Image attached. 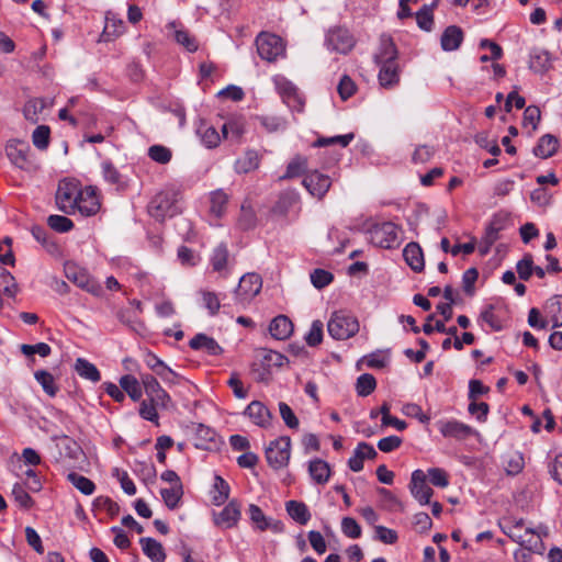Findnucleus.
<instances>
[{"instance_id": "nucleus-34", "label": "nucleus", "mask_w": 562, "mask_h": 562, "mask_svg": "<svg viewBox=\"0 0 562 562\" xmlns=\"http://www.w3.org/2000/svg\"><path fill=\"white\" fill-rule=\"evenodd\" d=\"M75 370L79 376L91 382H99L101 379L98 368L87 359L78 358L75 362Z\"/></svg>"}, {"instance_id": "nucleus-37", "label": "nucleus", "mask_w": 562, "mask_h": 562, "mask_svg": "<svg viewBox=\"0 0 562 562\" xmlns=\"http://www.w3.org/2000/svg\"><path fill=\"white\" fill-rule=\"evenodd\" d=\"M229 485L228 483L220 475L214 477L213 492H212V501L215 505L224 504L229 497Z\"/></svg>"}, {"instance_id": "nucleus-14", "label": "nucleus", "mask_w": 562, "mask_h": 562, "mask_svg": "<svg viewBox=\"0 0 562 562\" xmlns=\"http://www.w3.org/2000/svg\"><path fill=\"white\" fill-rule=\"evenodd\" d=\"M437 427L443 437L454 438L457 440H464L477 434L471 426L457 419L439 420Z\"/></svg>"}, {"instance_id": "nucleus-29", "label": "nucleus", "mask_w": 562, "mask_h": 562, "mask_svg": "<svg viewBox=\"0 0 562 562\" xmlns=\"http://www.w3.org/2000/svg\"><path fill=\"white\" fill-rule=\"evenodd\" d=\"M143 552L153 561V562H165L166 553L164 547L160 542L153 538H142L139 540Z\"/></svg>"}, {"instance_id": "nucleus-16", "label": "nucleus", "mask_w": 562, "mask_h": 562, "mask_svg": "<svg viewBox=\"0 0 562 562\" xmlns=\"http://www.w3.org/2000/svg\"><path fill=\"white\" fill-rule=\"evenodd\" d=\"M427 476L422 470H415L411 479V493L419 502L420 505L430 504V498L434 494L431 487L426 483Z\"/></svg>"}, {"instance_id": "nucleus-47", "label": "nucleus", "mask_w": 562, "mask_h": 562, "mask_svg": "<svg viewBox=\"0 0 562 562\" xmlns=\"http://www.w3.org/2000/svg\"><path fill=\"white\" fill-rule=\"evenodd\" d=\"M376 386L375 378L372 374L363 373L357 379L356 390L358 395L368 396Z\"/></svg>"}, {"instance_id": "nucleus-22", "label": "nucleus", "mask_w": 562, "mask_h": 562, "mask_svg": "<svg viewBox=\"0 0 562 562\" xmlns=\"http://www.w3.org/2000/svg\"><path fill=\"white\" fill-rule=\"evenodd\" d=\"M125 32V24L117 14L109 11L105 15V25L101 34L102 41L109 42Z\"/></svg>"}, {"instance_id": "nucleus-10", "label": "nucleus", "mask_w": 562, "mask_h": 562, "mask_svg": "<svg viewBox=\"0 0 562 562\" xmlns=\"http://www.w3.org/2000/svg\"><path fill=\"white\" fill-rule=\"evenodd\" d=\"M259 56L267 61H274L284 54L285 47L280 36L262 32L256 38Z\"/></svg>"}, {"instance_id": "nucleus-41", "label": "nucleus", "mask_w": 562, "mask_h": 562, "mask_svg": "<svg viewBox=\"0 0 562 562\" xmlns=\"http://www.w3.org/2000/svg\"><path fill=\"white\" fill-rule=\"evenodd\" d=\"M210 201L211 213L216 217H221L226 210V205L228 203V195L223 190H216L211 193Z\"/></svg>"}, {"instance_id": "nucleus-21", "label": "nucleus", "mask_w": 562, "mask_h": 562, "mask_svg": "<svg viewBox=\"0 0 562 562\" xmlns=\"http://www.w3.org/2000/svg\"><path fill=\"white\" fill-rule=\"evenodd\" d=\"M397 49L390 36L382 35L380 37V46L374 54L376 65L386 63H396Z\"/></svg>"}, {"instance_id": "nucleus-26", "label": "nucleus", "mask_w": 562, "mask_h": 562, "mask_svg": "<svg viewBox=\"0 0 562 562\" xmlns=\"http://www.w3.org/2000/svg\"><path fill=\"white\" fill-rule=\"evenodd\" d=\"M403 256L406 263L416 272L424 269V255L420 246L417 243H409L403 250Z\"/></svg>"}, {"instance_id": "nucleus-23", "label": "nucleus", "mask_w": 562, "mask_h": 562, "mask_svg": "<svg viewBox=\"0 0 562 562\" xmlns=\"http://www.w3.org/2000/svg\"><path fill=\"white\" fill-rule=\"evenodd\" d=\"M379 83L385 89H391L400 82V69L397 63L379 64Z\"/></svg>"}, {"instance_id": "nucleus-55", "label": "nucleus", "mask_w": 562, "mask_h": 562, "mask_svg": "<svg viewBox=\"0 0 562 562\" xmlns=\"http://www.w3.org/2000/svg\"><path fill=\"white\" fill-rule=\"evenodd\" d=\"M49 127L46 125H40L37 126L33 134H32V140L35 147L38 149H46L49 144Z\"/></svg>"}, {"instance_id": "nucleus-12", "label": "nucleus", "mask_w": 562, "mask_h": 562, "mask_svg": "<svg viewBox=\"0 0 562 562\" xmlns=\"http://www.w3.org/2000/svg\"><path fill=\"white\" fill-rule=\"evenodd\" d=\"M302 184L311 195L321 200L328 192L331 186V179L329 176L324 175L318 170H313L305 173Z\"/></svg>"}, {"instance_id": "nucleus-49", "label": "nucleus", "mask_w": 562, "mask_h": 562, "mask_svg": "<svg viewBox=\"0 0 562 562\" xmlns=\"http://www.w3.org/2000/svg\"><path fill=\"white\" fill-rule=\"evenodd\" d=\"M203 306L207 310L211 316L218 313L221 307V301L218 295L213 291L202 290L200 291Z\"/></svg>"}, {"instance_id": "nucleus-51", "label": "nucleus", "mask_w": 562, "mask_h": 562, "mask_svg": "<svg viewBox=\"0 0 562 562\" xmlns=\"http://www.w3.org/2000/svg\"><path fill=\"white\" fill-rule=\"evenodd\" d=\"M145 393L150 402L156 403L157 405H160L162 407H166L167 404L170 402V396L161 387L159 382L156 385L148 389Z\"/></svg>"}, {"instance_id": "nucleus-13", "label": "nucleus", "mask_w": 562, "mask_h": 562, "mask_svg": "<svg viewBox=\"0 0 562 562\" xmlns=\"http://www.w3.org/2000/svg\"><path fill=\"white\" fill-rule=\"evenodd\" d=\"M5 153L10 161L20 169L29 170L32 168L30 159V145L22 140H11L5 147Z\"/></svg>"}, {"instance_id": "nucleus-50", "label": "nucleus", "mask_w": 562, "mask_h": 562, "mask_svg": "<svg viewBox=\"0 0 562 562\" xmlns=\"http://www.w3.org/2000/svg\"><path fill=\"white\" fill-rule=\"evenodd\" d=\"M148 157L155 162L166 165L172 158V151L162 145H153L148 148Z\"/></svg>"}, {"instance_id": "nucleus-40", "label": "nucleus", "mask_w": 562, "mask_h": 562, "mask_svg": "<svg viewBox=\"0 0 562 562\" xmlns=\"http://www.w3.org/2000/svg\"><path fill=\"white\" fill-rule=\"evenodd\" d=\"M35 380L42 385L44 392L54 397L58 392V386L52 373L45 370H38L34 373Z\"/></svg>"}, {"instance_id": "nucleus-61", "label": "nucleus", "mask_w": 562, "mask_h": 562, "mask_svg": "<svg viewBox=\"0 0 562 562\" xmlns=\"http://www.w3.org/2000/svg\"><path fill=\"white\" fill-rule=\"evenodd\" d=\"M517 273L520 279L528 280L533 272V260L531 255H525L521 260L517 262Z\"/></svg>"}, {"instance_id": "nucleus-42", "label": "nucleus", "mask_w": 562, "mask_h": 562, "mask_svg": "<svg viewBox=\"0 0 562 562\" xmlns=\"http://www.w3.org/2000/svg\"><path fill=\"white\" fill-rule=\"evenodd\" d=\"M439 0H434L430 5H424L417 13H416V22L418 26L422 30L430 31L432 23H434V16H432V9L437 7Z\"/></svg>"}, {"instance_id": "nucleus-46", "label": "nucleus", "mask_w": 562, "mask_h": 562, "mask_svg": "<svg viewBox=\"0 0 562 562\" xmlns=\"http://www.w3.org/2000/svg\"><path fill=\"white\" fill-rule=\"evenodd\" d=\"M307 169V158L303 156L294 157L288 165L286 171L282 179L295 178L305 173Z\"/></svg>"}, {"instance_id": "nucleus-39", "label": "nucleus", "mask_w": 562, "mask_h": 562, "mask_svg": "<svg viewBox=\"0 0 562 562\" xmlns=\"http://www.w3.org/2000/svg\"><path fill=\"white\" fill-rule=\"evenodd\" d=\"M245 133V124L241 120H229L222 126L224 138L238 142Z\"/></svg>"}, {"instance_id": "nucleus-60", "label": "nucleus", "mask_w": 562, "mask_h": 562, "mask_svg": "<svg viewBox=\"0 0 562 562\" xmlns=\"http://www.w3.org/2000/svg\"><path fill=\"white\" fill-rule=\"evenodd\" d=\"M341 530L345 536L351 539H357L361 536V527L351 517H345L341 520Z\"/></svg>"}, {"instance_id": "nucleus-11", "label": "nucleus", "mask_w": 562, "mask_h": 562, "mask_svg": "<svg viewBox=\"0 0 562 562\" xmlns=\"http://www.w3.org/2000/svg\"><path fill=\"white\" fill-rule=\"evenodd\" d=\"M273 81L276 89L282 98L283 102L292 111L302 112L304 108V99L299 93L297 88L282 76H277Z\"/></svg>"}, {"instance_id": "nucleus-6", "label": "nucleus", "mask_w": 562, "mask_h": 562, "mask_svg": "<svg viewBox=\"0 0 562 562\" xmlns=\"http://www.w3.org/2000/svg\"><path fill=\"white\" fill-rule=\"evenodd\" d=\"M291 457V439L282 436L272 440L266 448V459L268 464L276 469H282L288 465Z\"/></svg>"}, {"instance_id": "nucleus-19", "label": "nucleus", "mask_w": 562, "mask_h": 562, "mask_svg": "<svg viewBox=\"0 0 562 562\" xmlns=\"http://www.w3.org/2000/svg\"><path fill=\"white\" fill-rule=\"evenodd\" d=\"M244 414L248 416L255 425L261 428H268L271 426L273 416L269 408L259 401H252L249 403Z\"/></svg>"}, {"instance_id": "nucleus-7", "label": "nucleus", "mask_w": 562, "mask_h": 562, "mask_svg": "<svg viewBox=\"0 0 562 562\" xmlns=\"http://www.w3.org/2000/svg\"><path fill=\"white\" fill-rule=\"evenodd\" d=\"M357 41L347 27L333 26L326 33L325 44L328 49L347 55L352 50Z\"/></svg>"}, {"instance_id": "nucleus-1", "label": "nucleus", "mask_w": 562, "mask_h": 562, "mask_svg": "<svg viewBox=\"0 0 562 562\" xmlns=\"http://www.w3.org/2000/svg\"><path fill=\"white\" fill-rule=\"evenodd\" d=\"M181 190L175 186L166 187L148 204V213L157 221L173 217L181 212Z\"/></svg>"}, {"instance_id": "nucleus-9", "label": "nucleus", "mask_w": 562, "mask_h": 562, "mask_svg": "<svg viewBox=\"0 0 562 562\" xmlns=\"http://www.w3.org/2000/svg\"><path fill=\"white\" fill-rule=\"evenodd\" d=\"M262 279L255 272L244 274L235 290V301L241 306L248 305L261 291Z\"/></svg>"}, {"instance_id": "nucleus-48", "label": "nucleus", "mask_w": 562, "mask_h": 562, "mask_svg": "<svg viewBox=\"0 0 562 562\" xmlns=\"http://www.w3.org/2000/svg\"><path fill=\"white\" fill-rule=\"evenodd\" d=\"M0 284L3 285V293L9 297H14L19 292L18 283L14 277L4 268L0 267Z\"/></svg>"}, {"instance_id": "nucleus-45", "label": "nucleus", "mask_w": 562, "mask_h": 562, "mask_svg": "<svg viewBox=\"0 0 562 562\" xmlns=\"http://www.w3.org/2000/svg\"><path fill=\"white\" fill-rule=\"evenodd\" d=\"M228 261V250L227 247L223 244L218 245L211 256V265L214 271L221 272L223 271Z\"/></svg>"}, {"instance_id": "nucleus-32", "label": "nucleus", "mask_w": 562, "mask_h": 562, "mask_svg": "<svg viewBox=\"0 0 562 562\" xmlns=\"http://www.w3.org/2000/svg\"><path fill=\"white\" fill-rule=\"evenodd\" d=\"M168 27L173 30L175 41L188 52L193 53L198 49L199 45L196 40L187 30L177 29L176 22L169 23Z\"/></svg>"}, {"instance_id": "nucleus-4", "label": "nucleus", "mask_w": 562, "mask_h": 562, "mask_svg": "<svg viewBox=\"0 0 562 562\" xmlns=\"http://www.w3.org/2000/svg\"><path fill=\"white\" fill-rule=\"evenodd\" d=\"M285 361L286 358L282 353L263 349L251 366L255 380L268 383L271 380L272 369L282 367Z\"/></svg>"}, {"instance_id": "nucleus-3", "label": "nucleus", "mask_w": 562, "mask_h": 562, "mask_svg": "<svg viewBox=\"0 0 562 562\" xmlns=\"http://www.w3.org/2000/svg\"><path fill=\"white\" fill-rule=\"evenodd\" d=\"M327 330L334 339L346 340L359 331V322L349 313L335 312L327 323Z\"/></svg>"}, {"instance_id": "nucleus-63", "label": "nucleus", "mask_w": 562, "mask_h": 562, "mask_svg": "<svg viewBox=\"0 0 562 562\" xmlns=\"http://www.w3.org/2000/svg\"><path fill=\"white\" fill-rule=\"evenodd\" d=\"M337 90L340 98L347 100L356 92V83L349 76L345 75L340 79Z\"/></svg>"}, {"instance_id": "nucleus-38", "label": "nucleus", "mask_w": 562, "mask_h": 562, "mask_svg": "<svg viewBox=\"0 0 562 562\" xmlns=\"http://www.w3.org/2000/svg\"><path fill=\"white\" fill-rule=\"evenodd\" d=\"M67 480L85 495H91L95 490V484L90 479L77 472H69Z\"/></svg>"}, {"instance_id": "nucleus-33", "label": "nucleus", "mask_w": 562, "mask_h": 562, "mask_svg": "<svg viewBox=\"0 0 562 562\" xmlns=\"http://www.w3.org/2000/svg\"><path fill=\"white\" fill-rule=\"evenodd\" d=\"M558 149V139L550 134L540 137L537 146L533 148V154L540 158L551 157Z\"/></svg>"}, {"instance_id": "nucleus-5", "label": "nucleus", "mask_w": 562, "mask_h": 562, "mask_svg": "<svg viewBox=\"0 0 562 562\" xmlns=\"http://www.w3.org/2000/svg\"><path fill=\"white\" fill-rule=\"evenodd\" d=\"M82 191L83 189L76 180L64 179L59 181L55 196L57 207L66 214H74Z\"/></svg>"}, {"instance_id": "nucleus-24", "label": "nucleus", "mask_w": 562, "mask_h": 562, "mask_svg": "<svg viewBox=\"0 0 562 562\" xmlns=\"http://www.w3.org/2000/svg\"><path fill=\"white\" fill-rule=\"evenodd\" d=\"M193 350H205L211 356H218L223 352V348L217 341L205 334H196L189 342Z\"/></svg>"}, {"instance_id": "nucleus-20", "label": "nucleus", "mask_w": 562, "mask_h": 562, "mask_svg": "<svg viewBox=\"0 0 562 562\" xmlns=\"http://www.w3.org/2000/svg\"><path fill=\"white\" fill-rule=\"evenodd\" d=\"M241 516L240 505L237 501H231L221 513L215 515V525L222 528H233L237 525Z\"/></svg>"}, {"instance_id": "nucleus-30", "label": "nucleus", "mask_w": 562, "mask_h": 562, "mask_svg": "<svg viewBox=\"0 0 562 562\" xmlns=\"http://www.w3.org/2000/svg\"><path fill=\"white\" fill-rule=\"evenodd\" d=\"M308 473L315 483L325 484L330 476V467L322 459H314L308 463Z\"/></svg>"}, {"instance_id": "nucleus-31", "label": "nucleus", "mask_w": 562, "mask_h": 562, "mask_svg": "<svg viewBox=\"0 0 562 562\" xmlns=\"http://www.w3.org/2000/svg\"><path fill=\"white\" fill-rule=\"evenodd\" d=\"M551 67V58L547 50L535 48L530 53L529 68L538 74L548 71Z\"/></svg>"}, {"instance_id": "nucleus-28", "label": "nucleus", "mask_w": 562, "mask_h": 562, "mask_svg": "<svg viewBox=\"0 0 562 562\" xmlns=\"http://www.w3.org/2000/svg\"><path fill=\"white\" fill-rule=\"evenodd\" d=\"M463 41V32L459 26H448L441 35V47L443 50L451 52L459 48Z\"/></svg>"}, {"instance_id": "nucleus-62", "label": "nucleus", "mask_w": 562, "mask_h": 562, "mask_svg": "<svg viewBox=\"0 0 562 562\" xmlns=\"http://www.w3.org/2000/svg\"><path fill=\"white\" fill-rule=\"evenodd\" d=\"M374 531L375 539L386 544H393L398 539L397 532L395 530L384 526H375Z\"/></svg>"}, {"instance_id": "nucleus-59", "label": "nucleus", "mask_w": 562, "mask_h": 562, "mask_svg": "<svg viewBox=\"0 0 562 562\" xmlns=\"http://www.w3.org/2000/svg\"><path fill=\"white\" fill-rule=\"evenodd\" d=\"M427 476L434 486L443 488L449 485L448 474L443 469L431 468L428 470Z\"/></svg>"}, {"instance_id": "nucleus-2", "label": "nucleus", "mask_w": 562, "mask_h": 562, "mask_svg": "<svg viewBox=\"0 0 562 562\" xmlns=\"http://www.w3.org/2000/svg\"><path fill=\"white\" fill-rule=\"evenodd\" d=\"M400 233L401 228L392 222L374 224L368 231L370 243L384 249H392L400 246Z\"/></svg>"}, {"instance_id": "nucleus-17", "label": "nucleus", "mask_w": 562, "mask_h": 562, "mask_svg": "<svg viewBox=\"0 0 562 562\" xmlns=\"http://www.w3.org/2000/svg\"><path fill=\"white\" fill-rule=\"evenodd\" d=\"M101 203L94 187H86L78 200V211L83 216L94 215L100 210Z\"/></svg>"}, {"instance_id": "nucleus-44", "label": "nucleus", "mask_w": 562, "mask_h": 562, "mask_svg": "<svg viewBox=\"0 0 562 562\" xmlns=\"http://www.w3.org/2000/svg\"><path fill=\"white\" fill-rule=\"evenodd\" d=\"M160 494L166 506L170 509H175L183 494L182 484H177L176 486H170L169 488H162Z\"/></svg>"}, {"instance_id": "nucleus-64", "label": "nucleus", "mask_w": 562, "mask_h": 562, "mask_svg": "<svg viewBox=\"0 0 562 562\" xmlns=\"http://www.w3.org/2000/svg\"><path fill=\"white\" fill-rule=\"evenodd\" d=\"M12 495L15 502L23 508H31L33 505L32 497L27 494V492L20 484H14L12 488Z\"/></svg>"}, {"instance_id": "nucleus-53", "label": "nucleus", "mask_w": 562, "mask_h": 562, "mask_svg": "<svg viewBox=\"0 0 562 562\" xmlns=\"http://www.w3.org/2000/svg\"><path fill=\"white\" fill-rule=\"evenodd\" d=\"M48 226L58 233L69 232L74 227V223L70 218L64 215H49L47 217Z\"/></svg>"}, {"instance_id": "nucleus-27", "label": "nucleus", "mask_w": 562, "mask_h": 562, "mask_svg": "<svg viewBox=\"0 0 562 562\" xmlns=\"http://www.w3.org/2000/svg\"><path fill=\"white\" fill-rule=\"evenodd\" d=\"M285 509L288 515L297 524L306 525L312 515L305 503L300 501H288L285 503Z\"/></svg>"}, {"instance_id": "nucleus-56", "label": "nucleus", "mask_w": 562, "mask_h": 562, "mask_svg": "<svg viewBox=\"0 0 562 562\" xmlns=\"http://www.w3.org/2000/svg\"><path fill=\"white\" fill-rule=\"evenodd\" d=\"M353 139V134L349 133L346 135H338L334 137H321L315 143V147H324L328 145H339L340 147H347L350 142Z\"/></svg>"}, {"instance_id": "nucleus-25", "label": "nucleus", "mask_w": 562, "mask_h": 562, "mask_svg": "<svg viewBox=\"0 0 562 562\" xmlns=\"http://www.w3.org/2000/svg\"><path fill=\"white\" fill-rule=\"evenodd\" d=\"M269 331L273 338L284 340L292 334L293 324L289 317L279 315L271 321Z\"/></svg>"}, {"instance_id": "nucleus-58", "label": "nucleus", "mask_w": 562, "mask_h": 562, "mask_svg": "<svg viewBox=\"0 0 562 562\" xmlns=\"http://www.w3.org/2000/svg\"><path fill=\"white\" fill-rule=\"evenodd\" d=\"M279 412L280 416L283 419L284 424L291 428V429H297L299 428V419L295 416L292 408L284 402L279 403Z\"/></svg>"}, {"instance_id": "nucleus-8", "label": "nucleus", "mask_w": 562, "mask_h": 562, "mask_svg": "<svg viewBox=\"0 0 562 562\" xmlns=\"http://www.w3.org/2000/svg\"><path fill=\"white\" fill-rule=\"evenodd\" d=\"M64 271L66 278L77 284L79 288L85 291L95 295L101 296L103 293V289L101 284L95 281L90 274L82 268L78 267L74 262H66L64 266Z\"/></svg>"}, {"instance_id": "nucleus-52", "label": "nucleus", "mask_w": 562, "mask_h": 562, "mask_svg": "<svg viewBox=\"0 0 562 562\" xmlns=\"http://www.w3.org/2000/svg\"><path fill=\"white\" fill-rule=\"evenodd\" d=\"M259 122L269 133L283 131L288 125L283 117L276 115H262L259 117Z\"/></svg>"}, {"instance_id": "nucleus-18", "label": "nucleus", "mask_w": 562, "mask_h": 562, "mask_svg": "<svg viewBox=\"0 0 562 562\" xmlns=\"http://www.w3.org/2000/svg\"><path fill=\"white\" fill-rule=\"evenodd\" d=\"M300 204V194L295 190H285L281 192L271 207V214L279 217H285L289 212Z\"/></svg>"}, {"instance_id": "nucleus-35", "label": "nucleus", "mask_w": 562, "mask_h": 562, "mask_svg": "<svg viewBox=\"0 0 562 562\" xmlns=\"http://www.w3.org/2000/svg\"><path fill=\"white\" fill-rule=\"evenodd\" d=\"M259 155L256 150H247L245 155L235 162V170L238 173H247L259 167Z\"/></svg>"}, {"instance_id": "nucleus-36", "label": "nucleus", "mask_w": 562, "mask_h": 562, "mask_svg": "<svg viewBox=\"0 0 562 562\" xmlns=\"http://www.w3.org/2000/svg\"><path fill=\"white\" fill-rule=\"evenodd\" d=\"M119 383L123 392H126L134 402H138L140 400L143 395L142 385L134 375H123L121 376Z\"/></svg>"}, {"instance_id": "nucleus-57", "label": "nucleus", "mask_w": 562, "mask_h": 562, "mask_svg": "<svg viewBox=\"0 0 562 562\" xmlns=\"http://www.w3.org/2000/svg\"><path fill=\"white\" fill-rule=\"evenodd\" d=\"M323 339V323L314 321L308 333L305 336V341L308 346L314 347L322 342Z\"/></svg>"}, {"instance_id": "nucleus-54", "label": "nucleus", "mask_w": 562, "mask_h": 562, "mask_svg": "<svg viewBox=\"0 0 562 562\" xmlns=\"http://www.w3.org/2000/svg\"><path fill=\"white\" fill-rule=\"evenodd\" d=\"M311 282L316 289H323L330 284L334 280L331 272L324 269H314L311 272Z\"/></svg>"}, {"instance_id": "nucleus-43", "label": "nucleus", "mask_w": 562, "mask_h": 562, "mask_svg": "<svg viewBox=\"0 0 562 562\" xmlns=\"http://www.w3.org/2000/svg\"><path fill=\"white\" fill-rule=\"evenodd\" d=\"M198 133L201 137L202 143L207 148H214V147L218 146V144L221 142V136L215 127H213L211 125L203 124L198 130Z\"/></svg>"}, {"instance_id": "nucleus-15", "label": "nucleus", "mask_w": 562, "mask_h": 562, "mask_svg": "<svg viewBox=\"0 0 562 562\" xmlns=\"http://www.w3.org/2000/svg\"><path fill=\"white\" fill-rule=\"evenodd\" d=\"M248 514L251 522L259 531L271 530L274 533H281L284 531V525L281 520L267 517L261 508L255 504L249 505Z\"/></svg>"}]
</instances>
